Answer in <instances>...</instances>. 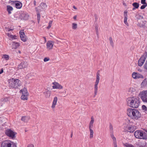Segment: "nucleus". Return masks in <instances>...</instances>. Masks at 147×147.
<instances>
[{
    "mask_svg": "<svg viewBox=\"0 0 147 147\" xmlns=\"http://www.w3.org/2000/svg\"><path fill=\"white\" fill-rule=\"evenodd\" d=\"M126 103L127 105L131 108H137L140 104V98L136 96L129 97L126 99Z\"/></svg>",
    "mask_w": 147,
    "mask_h": 147,
    "instance_id": "nucleus-1",
    "label": "nucleus"
},
{
    "mask_svg": "<svg viewBox=\"0 0 147 147\" xmlns=\"http://www.w3.org/2000/svg\"><path fill=\"white\" fill-rule=\"evenodd\" d=\"M8 86L10 89H16L21 85V82L19 79L11 78L8 80Z\"/></svg>",
    "mask_w": 147,
    "mask_h": 147,
    "instance_id": "nucleus-2",
    "label": "nucleus"
},
{
    "mask_svg": "<svg viewBox=\"0 0 147 147\" xmlns=\"http://www.w3.org/2000/svg\"><path fill=\"white\" fill-rule=\"evenodd\" d=\"M134 135L137 138L146 140L147 139V134L141 130H137L134 133Z\"/></svg>",
    "mask_w": 147,
    "mask_h": 147,
    "instance_id": "nucleus-3",
    "label": "nucleus"
},
{
    "mask_svg": "<svg viewBox=\"0 0 147 147\" xmlns=\"http://www.w3.org/2000/svg\"><path fill=\"white\" fill-rule=\"evenodd\" d=\"M16 144L9 140L3 141L1 143V147H16Z\"/></svg>",
    "mask_w": 147,
    "mask_h": 147,
    "instance_id": "nucleus-4",
    "label": "nucleus"
},
{
    "mask_svg": "<svg viewBox=\"0 0 147 147\" xmlns=\"http://www.w3.org/2000/svg\"><path fill=\"white\" fill-rule=\"evenodd\" d=\"M5 134L9 138L13 139L15 138L16 133L10 129H8L5 130Z\"/></svg>",
    "mask_w": 147,
    "mask_h": 147,
    "instance_id": "nucleus-5",
    "label": "nucleus"
},
{
    "mask_svg": "<svg viewBox=\"0 0 147 147\" xmlns=\"http://www.w3.org/2000/svg\"><path fill=\"white\" fill-rule=\"evenodd\" d=\"M21 91L22 93V95L21 96V99L23 100H27L28 93L27 92L26 88H24L22 90H21Z\"/></svg>",
    "mask_w": 147,
    "mask_h": 147,
    "instance_id": "nucleus-6",
    "label": "nucleus"
},
{
    "mask_svg": "<svg viewBox=\"0 0 147 147\" xmlns=\"http://www.w3.org/2000/svg\"><path fill=\"white\" fill-rule=\"evenodd\" d=\"M141 116V114L138 110L136 109L131 118L134 120H137L140 118Z\"/></svg>",
    "mask_w": 147,
    "mask_h": 147,
    "instance_id": "nucleus-7",
    "label": "nucleus"
},
{
    "mask_svg": "<svg viewBox=\"0 0 147 147\" xmlns=\"http://www.w3.org/2000/svg\"><path fill=\"white\" fill-rule=\"evenodd\" d=\"M140 97L143 102L145 103H147V94L143 91L140 92Z\"/></svg>",
    "mask_w": 147,
    "mask_h": 147,
    "instance_id": "nucleus-8",
    "label": "nucleus"
},
{
    "mask_svg": "<svg viewBox=\"0 0 147 147\" xmlns=\"http://www.w3.org/2000/svg\"><path fill=\"white\" fill-rule=\"evenodd\" d=\"M135 109L131 108H129L127 110V115L129 117H131L134 113Z\"/></svg>",
    "mask_w": 147,
    "mask_h": 147,
    "instance_id": "nucleus-9",
    "label": "nucleus"
},
{
    "mask_svg": "<svg viewBox=\"0 0 147 147\" xmlns=\"http://www.w3.org/2000/svg\"><path fill=\"white\" fill-rule=\"evenodd\" d=\"M28 63L26 61L22 62L18 67V68L19 69H22L28 66Z\"/></svg>",
    "mask_w": 147,
    "mask_h": 147,
    "instance_id": "nucleus-10",
    "label": "nucleus"
},
{
    "mask_svg": "<svg viewBox=\"0 0 147 147\" xmlns=\"http://www.w3.org/2000/svg\"><path fill=\"white\" fill-rule=\"evenodd\" d=\"M12 4L15 5L17 9H20L22 7V4L17 1H12Z\"/></svg>",
    "mask_w": 147,
    "mask_h": 147,
    "instance_id": "nucleus-11",
    "label": "nucleus"
},
{
    "mask_svg": "<svg viewBox=\"0 0 147 147\" xmlns=\"http://www.w3.org/2000/svg\"><path fill=\"white\" fill-rule=\"evenodd\" d=\"M134 127L131 125H128L125 129L127 131L130 133L133 132L135 130Z\"/></svg>",
    "mask_w": 147,
    "mask_h": 147,
    "instance_id": "nucleus-12",
    "label": "nucleus"
},
{
    "mask_svg": "<svg viewBox=\"0 0 147 147\" xmlns=\"http://www.w3.org/2000/svg\"><path fill=\"white\" fill-rule=\"evenodd\" d=\"M132 77L134 79L143 78V76L142 75L136 72H134L132 74Z\"/></svg>",
    "mask_w": 147,
    "mask_h": 147,
    "instance_id": "nucleus-13",
    "label": "nucleus"
},
{
    "mask_svg": "<svg viewBox=\"0 0 147 147\" xmlns=\"http://www.w3.org/2000/svg\"><path fill=\"white\" fill-rule=\"evenodd\" d=\"M145 57H142L139 59L138 61V65L140 66H141L144 63L146 60Z\"/></svg>",
    "mask_w": 147,
    "mask_h": 147,
    "instance_id": "nucleus-14",
    "label": "nucleus"
},
{
    "mask_svg": "<svg viewBox=\"0 0 147 147\" xmlns=\"http://www.w3.org/2000/svg\"><path fill=\"white\" fill-rule=\"evenodd\" d=\"M109 131L110 135L111 138L115 137L113 135V127L111 123H110L109 125Z\"/></svg>",
    "mask_w": 147,
    "mask_h": 147,
    "instance_id": "nucleus-15",
    "label": "nucleus"
},
{
    "mask_svg": "<svg viewBox=\"0 0 147 147\" xmlns=\"http://www.w3.org/2000/svg\"><path fill=\"white\" fill-rule=\"evenodd\" d=\"M47 5L45 3H42L40 4V6L36 8V11H38V9L41 7L42 9H45L47 7Z\"/></svg>",
    "mask_w": 147,
    "mask_h": 147,
    "instance_id": "nucleus-16",
    "label": "nucleus"
},
{
    "mask_svg": "<svg viewBox=\"0 0 147 147\" xmlns=\"http://www.w3.org/2000/svg\"><path fill=\"white\" fill-rule=\"evenodd\" d=\"M20 45L19 43L16 42H12V43L11 47L12 49H15L18 48Z\"/></svg>",
    "mask_w": 147,
    "mask_h": 147,
    "instance_id": "nucleus-17",
    "label": "nucleus"
},
{
    "mask_svg": "<svg viewBox=\"0 0 147 147\" xmlns=\"http://www.w3.org/2000/svg\"><path fill=\"white\" fill-rule=\"evenodd\" d=\"M100 80V74L98 72V71L97 73L96 80L95 82L94 86H98V83L99 82Z\"/></svg>",
    "mask_w": 147,
    "mask_h": 147,
    "instance_id": "nucleus-18",
    "label": "nucleus"
},
{
    "mask_svg": "<svg viewBox=\"0 0 147 147\" xmlns=\"http://www.w3.org/2000/svg\"><path fill=\"white\" fill-rule=\"evenodd\" d=\"M138 147H147V144L146 142H141L137 144Z\"/></svg>",
    "mask_w": 147,
    "mask_h": 147,
    "instance_id": "nucleus-19",
    "label": "nucleus"
},
{
    "mask_svg": "<svg viewBox=\"0 0 147 147\" xmlns=\"http://www.w3.org/2000/svg\"><path fill=\"white\" fill-rule=\"evenodd\" d=\"M124 23L127 26H128V24L127 22V12H125V11L124 12Z\"/></svg>",
    "mask_w": 147,
    "mask_h": 147,
    "instance_id": "nucleus-20",
    "label": "nucleus"
},
{
    "mask_svg": "<svg viewBox=\"0 0 147 147\" xmlns=\"http://www.w3.org/2000/svg\"><path fill=\"white\" fill-rule=\"evenodd\" d=\"M29 17L28 15L26 13H22L21 15V18L24 20H27Z\"/></svg>",
    "mask_w": 147,
    "mask_h": 147,
    "instance_id": "nucleus-21",
    "label": "nucleus"
},
{
    "mask_svg": "<svg viewBox=\"0 0 147 147\" xmlns=\"http://www.w3.org/2000/svg\"><path fill=\"white\" fill-rule=\"evenodd\" d=\"M47 47L48 48L50 49L52 48L53 45L51 41H49L47 42Z\"/></svg>",
    "mask_w": 147,
    "mask_h": 147,
    "instance_id": "nucleus-22",
    "label": "nucleus"
},
{
    "mask_svg": "<svg viewBox=\"0 0 147 147\" xmlns=\"http://www.w3.org/2000/svg\"><path fill=\"white\" fill-rule=\"evenodd\" d=\"M113 140V146L114 147H117L116 139L115 137L111 138Z\"/></svg>",
    "mask_w": 147,
    "mask_h": 147,
    "instance_id": "nucleus-23",
    "label": "nucleus"
},
{
    "mask_svg": "<svg viewBox=\"0 0 147 147\" xmlns=\"http://www.w3.org/2000/svg\"><path fill=\"white\" fill-rule=\"evenodd\" d=\"M94 119L93 117H91V121L90 122L89 124V128H92L93 127V124L94 122Z\"/></svg>",
    "mask_w": 147,
    "mask_h": 147,
    "instance_id": "nucleus-24",
    "label": "nucleus"
},
{
    "mask_svg": "<svg viewBox=\"0 0 147 147\" xmlns=\"http://www.w3.org/2000/svg\"><path fill=\"white\" fill-rule=\"evenodd\" d=\"M44 94L45 95V97L47 98H49L50 96L51 92L49 90H47L45 92Z\"/></svg>",
    "mask_w": 147,
    "mask_h": 147,
    "instance_id": "nucleus-25",
    "label": "nucleus"
},
{
    "mask_svg": "<svg viewBox=\"0 0 147 147\" xmlns=\"http://www.w3.org/2000/svg\"><path fill=\"white\" fill-rule=\"evenodd\" d=\"M63 86L58 83L56 82V89H57L59 90L62 89Z\"/></svg>",
    "mask_w": 147,
    "mask_h": 147,
    "instance_id": "nucleus-26",
    "label": "nucleus"
},
{
    "mask_svg": "<svg viewBox=\"0 0 147 147\" xmlns=\"http://www.w3.org/2000/svg\"><path fill=\"white\" fill-rule=\"evenodd\" d=\"M8 36L10 38H11L12 40L16 39L18 38V36L15 35H13L10 34L9 33L7 34Z\"/></svg>",
    "mask_w": 147,
    "mask_h": 147,
    "instance_id": "nucleus-27",
    "label": "nucleus"
},
{
    "mask_svg": "<svg viewBox=\"0 0 147 147\" xmlns=\"http://www.w3.org/2000/svg\"><path fill=\"white\" fill-rule=\"evenodd\" d=\"M29 118L28 117L26 116H23L22 117L21 120L22 121L25 122H27L28 120H29Z\"/></svg>",
    "mask_w": 147,
    "mask_h": 147,
    "instance_id": "nucleus-28",
    "label": "nucleus"
},
{
    "mask_svg": "<svg viewBox=\"0 0 147 147\" xmlns=\"http://www.w3.org/2000/svg\"><path fill=\"white\" fill-rule=\"evenodd\" d=\"M7 9L8 13L10 14L11 13V11L13 10V8L10 5H7Z\"/></svg>",
    "mask_w": 147,
    "mask_h": 147,
    "instance_id": "nucleus-29",
    "label": "nucleus"
},
{
    "mask_svg": "<svg viewBox=\"0 0 147 147\" xmlns=\"http://www.w3.org/2000/svg\"><path fill=\"white\" fill-rule=\"evenodd\" d=\"M89 129L90 131V138L91 139L93 137L94 132L93 130L91 129V128H89Z\"/></svg>",
    "mask_w": 147,
    "mask_h": 147,
    "instance_id": "nucleus-30",
    "label": "nucleus"
},
{
    "mask_svg": "<svg viewBox=\"0 0 147 147\" xmlns=\"http://www.w3.org/2000/svg\"><path fill=\"white\" fill-rule=\"evenodd\" d=\"M55 82H53L52 84H50V85L49 87V88L51 89H55Z\"/></svg>",
    "mask_w": 147,
    "mask_h": 147,
    "instance_id": "nucleus-31",
    "label": "nucleus"
},
{
    "mask_svg": "<svg viewBox=\"0 0 147 147\" xmlns=\"http://www.w3.org/2000/svg\"><path fill=\"white\" fill-rule=\"evenodd\" d=\"M20 37L21 40L23 42H25L26 41V38L25 37V35L23 36H20Z\"/></svg>",
    "mask_w": 147,
    "mask_h": 147,
    "instance_id": "nucleus-32",
    "label": "nucleus"
},
{
    "mask_svg": "<svg viewBox=\"0 0 147 147\" xmlns=\"http://www.w3.org/2000/svg\"><path fill=\"white\" fill-rule=\"evenodd\" d=\"M123 145L126 147H134L133 145L128 143L123 144Z\"/></svg>",
    "mask_w": 147,
    "mask_h": 147,
    "instance_id": "nucleus-33",
    "label": "nucleus"
},
{
    "mask_svg": "<svg viewBox=\"0 0 147 147\" xmlns=\"http://www.w3.org/2000/svg\"><path fill=\"white\" fill-rule=\"evenodd\" d=\"M55 97L54 98L53 101V103L52 105L51 106V108L53 111L55 110Z\"/></svg>",
    "mask_w": 147,
    "mask_h": 147,
    "instance_id": "nucleus-34",
    "label": "nucleus"
},
{
    "mask_svg": "<svg viewBox=\"0 0 147 147\" xmlns=\"http://www.w3.org/2000/svg\"><path fill=\"white\" fill-rule=\"evenodd\" d=\"M132 5L134 7H135L136 9H138L139 7V4L136 2L133 3L132 4Z\"/></svg>",
    "mask_w": 147,
    "mask_h": 147,
    "instance_id": "nucleus-35",
    "label": "nucleus"
},
{
    "mask_svg": "<svg viewBox=\"0 0 147 147\" xmlns=\"http://www.w3.org/2000/svg\"><path fill=\"white\" fill-rule=\"evenodd\" d=\"M94 97L97 94L98 91V86H94Z\"/></svg>",
    "mask_w": 147,
    "mask_h": 147,
    "instance_id": "nucleus-36",
    "label": "nucleus"
},
{
    "mask_svg": "<svg viewBox=\"0 0 147 147\" xmlns=\"http://www.w3.org/2000/svg\"><path fill=\"white\" fill-rule=\"evenodd\" d=\"M135 91V89L133 88H130L128 89V92L130 93H132Z\"/></svg>",
    "mask_w": 147,
    "mask_h": 147,
    "instance_id": "nucleus-37",
    "label": "nucleus"
},
{
    "mask_svg": "<svg viewBox=\"0 0 147 147\" xmlns=\"http://www.w3.org/2000/svg\"><path fill=\"white\" fill-rule=\"evenodd\" d=\"M109 40L110 42V44L111 46L113 47L114 43L113 40V39L111 37H109Z\"/></svg>",
    "mask_w": 147,
    "mask_h": 147,
    "instance_id": "nucleus-38",
    "label": "nucleus"
},
{
    "mask_svg": "<svg viewBox=\"0 0 147 147\" xmlns=\"http://www.w3.org/2000/svg\"><path fill=\"white\" fill-rule=\"evenodd\" d=\"M8 100V98L7 97L3 98L1 99V101L3 102H6Z\"/></svg>",
    "mask_w": 147,
    "mask_h": 147,
    "instance_id": "nucleus-39",
    "label": "nucleus"
},
{
    "mask_svg": "<svg viewBox=\"0 0 147 147\" xmlns=\"http://www.w3.org/2000/svg\"><path fill=\"white\" fill-rule=\"evenodd\" d=\"M37 20L38 22L39 23V21L40 19V15L39 12V11L38 10V11H37Z\"/></svg>",
    "mask_w": 147,
    "mask_h": 147,
    "instance_id": "nucleus-40",
    "label": "nucleus"
},
{
    "mask_svg": "<svg viewBox=\"0 0 147 147\" xmlns=\"http://www.w3.org/2000/svg\"><path fill=\"white\" fill-rule=\"evenodd\" d=\"M2 58H4L6 60H8L9 59V56L7 55H3Z\"/></svg>",
    "mask_w": 147,
    "mask_h": 147,
    "instance_id": "nucleus-41",
    "label": "nucleus"
},
{
    "mask_svg": "<svg viewBox=\"0 0 147 147\" xmlns=\"http://www.w3.org/2000/svg\"><path fill=\"white\" fill-rule=\"evenodd\" d=\"M27 76L28 78H30L34 76V74L33 73H29L27 75Z\"/></svg>",
    "mask_w": 147,
    "mask_h": 147,
    "instance_id": "nucleus-42",
    "label": "nucleus"
},
{
    "mask_svg": "<svg viewBox=\"0 0 147 147\" xmlns=\"http://www.w3.org/2000/svg\"><path fill=\"white\" fill-rule=\"evenodd\" d=\"M72 28L73 29H75L77 28V24L75 23H73L72 24Z\"/></svg>",
    "mask_w": 147,
    "mask_h": 147,
    "instance_id": "nucleus-43",
    "label": "nucleus"
},
{
    "mask_svg": "<svg viewBox=\"0 0 147 147\" xmlns=\"http://www.w3.org/2000/svg\"><path fill=\"white\" fill-rule=\"evenodd\" d=\"M142 109L143 110L145 111H147V108L146 106L145 105H142Z\"/></svg>",
    "mask_w": 147,
    "mask_h": 147,
    "instance_id": "nucleus-44",
    "label": "nucleus"
},
{
    "mask_svg": "<svg viewBox=\"0 0 147 147\" xmlns=\"http://www.w3.org/2000/svg\"><path fill=\"white\" fill-rule=\"evenodd\" d=\"M147 6V4H143L140 7V9H144Z\"/></svg>",
    "mask_w": 147,
    "mask_h": 147,
    "instance_id": "nucleus-45",
    "label": "nucleus"
},
{
    "mask_svg": "<svg viewBox=\"0 0 147 147\" xmlns=\"http://www.w3.org/2000/svg\"><path fill=\"white\" fill-rule=\"evenodd\" d=\"M52 21H50L49 23V26L47 27L48 29L51 26Z\"/></svg>",
    "mask_w": 147,
    "mask_h": 147,
    "instance_id": "nucleus-46",
    "label": "nucleus"
},
{
    "mask_svg": "<svg viewBox=\"0 0 147 147\" xmlns=\"http://www.w3.org/2000/svg\"><path fill=\"white\" fill-rule=\"evenodd\" d=\"M25 34L23 32V31H21L20 32V36H23Z\"/></svg>",
    "mask_w": 147,
    "mask_h": 147,
    "instance_id": "nucleus-47",
    "label": "nucleus"
},
{
    "mask_svg": "<svg viewBox=\"0 0 147 147\" xmlns=\"http://www.w3.org/2000/svg\"><path fill=\"white\" fill-rule=\"evenodd\" d=\"M142 57H145V58L146 59L147 57V52H145L144 54Z\"/></svg>",
    "mask_w": 147,
    "mask_h": 147,
    "instance_id": "nucleus-48",
    "label": "nucleus"
},
{
    "mask_svg": "<svg viewBox=\"0 0 147 147\" xmlns=\"http://www.w3.org/2000/svg\"><path fill=\"white\" fill-rule=\"evenodd\" d=\"M141 3L143 4H147V3L146 2V0H141Z\"/></svg>",
    "mask_w": 147,
    "mask_h": 147,
    "instance_id": "nucleus-49",
    "label": "nucleus"
},
{
    "mask_svg": "<svg viewBox=\"0 0 147 147\" xmlns=\"http://www.w3.org/2000/svg\"><path fill=\"white\" fill-rule=\"evenodd\" d=\"M49 60V58L45 57L44 59V62H47Z\"/></svg>",
    "mask_w": 147,
    "mask_h": 147,
    "instance_id": "nucleus-50",
    "label": "nucleus"
},
{
    "mask_svg": "<svg viewBox=\"0 0 147 147\" xmlns=\"http://www.w3.org/2000/svg\"><path fill=\"white\" fill-rule=\"evenodd\" d=\"M144 67L145 69L147 70V60H146V63L144 64Z\"/></svg>",
    "mask_w": 147,
    "mask_h": 147,
    "instance_id": "nucleus-51",
    "label": "nucleus"
},
{
    "mask_svg": "<svg viewBox=\"0 0 147 147\" xmlns=\"http://www.w3.org/2000/svg\"><path fill=\"white\" fill-rule=\"evenodd\" d=\"M27 147H34V146L33 144H30L28 145Z\"/></svg>",
    "mask_w": 147,
    "mask_h": 147,
    "instance_id": "nucleus-52",
    "label": "nucleus"
},
{
    "mask_svg": "<svg viewBox=\"0 0 147 147\" xmlns=\"http://www.w3.org/2000/svg\"><path fill=\"white\" fill-rule=\"evenodd\" d=\"M3 72V69H2L0 71V74H2Z\"/></svg>",
    "mask_w": 147,
    "mask_h": 147,
    "instance_id": "nucleus-53",
    "label": "nucleus"
},
{
    "mask_svg": "<svg viewBox=\"0 0 147 147\" xmlns=\"http://www.w3.org/2000/svg\"><path fill=\"white\" fill-rule=\"evenodd\" d=\"M34 6H36V2L35 0L34 1Z\"/></svg>",
    "mask_w": 147,
    "mask_h": 147,
    "instance_id": "nucleus-54",
    "label": "nucleus"
},
{
    "mask_svg": "<svg viewBox=\"0 0 147 147\" xmlns=\"http://www.w3.org/2000/svg\"><path fill=\"white\" fill-rule=\"evenodd\" d=\"M76 18H77V16H74V17H73V18L74 19V20H76Z\"/></svg>",
    "mask_w": 147,
    "mask_h": 147,
    "instance_id": "nucleus-55",
    "label": "nucleus"
},
{
    "mask_svg": "<svg viewBox=\"0 0 147 147\" xmlns=\"http://www.w3.org/2000/svg\"><path fill=\"white\" fill-rule=\"evenodd\" d=\"M13 29H11L8 28V31H10L13 30Z\"/></svg>",
    "mask_w": 147,
    "mask_h": 147,
    "instance_id": "nucleus-56",
    "label": "nucleus"
},
{
    "mask_svg": "<svg viewBox=\"0 0 147 147\" xmlns=\"http://www.w3.org/2000/svg\"><path fill=\"white\" fill-rule=\"evenodd\" d=\"M96 34H97V35H98V30H97V29L96 28Z\"/></svg>",
    "mask_w": 147,
    "mask_h": 147,
    "instance_id": "nucleus-57",
    "label": "nucleus"
},
{
    "mask_svg": "<svg viewBox=\"0 0 147 147\" xmlns=\"http://www.w3.org/2000/svg\"><path fill=\"white\" fill-rule=\"evenodd\" d=\"M73 8L74 9H77V8L75 6H73Z\"/></svg>",
    "mask_w": 147,
    "mask_h": 147,
    "instance_id": "nucleus-58",
    "label": "nucleus"
},
{
    "mask_svg": "<svg viewBox=\"0 0 147 147\" xmlns=\"http://www.w3.org/2000/svg\"><path fill=\"white\" fill-rule=\"evenodd\" d=\"M144 92H145L146 94H147V90H145L143 91Z\"/></svg>",
    "mask_w": 147,
    "mask_h": 147,
    "instance_id": "nucleus-59",
    "label": "nucleus"
},
{
    "mask_svg": "<svg viewBox=\"0 0 147 147\" xmlns=\"http://www.w3.org/2000/svg\"><path fill=\"white\" fill-rule=\"evenodd\" d=\"M18 52L20 54L21 53V51L20 50H18Z\"/></svg>",
    "mask_w": 147,
    "mask_h": 147,
    "instance_id": "nucleus-60",
    "label": "nucleus"
},
{
    "mask_svg": "<svg viewBox=\"0 0 147 147\" xmlns=\"http://www.w3.org/2000/svg\"><path fill=\"white\" fill-rule=\"evenodd\" d=\"M136 9V8H135V7H134V8H133L132 10H134L135 9Z\"/></svg>",
    "mask_w": 147,
    "mask_h": 147,
    "instance_id": "nucleus-61",
    "label": "nucleus"
},
{
    "mask_svg": "<svg viewBox=\"0 0 147 147\" xmlns=\"http://www.w3.org/2000/svg\"><path fill=\"white\" fill-rule=\"evenodd\" d=\"M57 97H56V101H55L56 103V102H57Z\"/></svg>",
    "mask_w": 147,
    "mask_h": 147,
    "instance_id": "nucleus-62",
    "label": "nucleus"
},
{
    "mask_svg": "<svg viewBox=\"0 0 147 147\" xmlns=\"http://www.w3.org/2000/svg\"><path fill=\"white\" fill-rule=\"evenodd\" d=\"M44 38L45 40V42H46V38H45V37H44Z\"/></svg>",
    "mask_w": 147,
    "mask_h": 147,
    "instance_id": "nucleus-63",
    "label": "nucleus"
},
{
    "mask_svg": "<svg viewBox=\"0 0 147 147\" xmlns=\"http://www.w3.org/2000/svg\"><path fill=\"white\" fill-rule=\"evenodd\" d=\"M72 135H73V134H72V133L71 134V137H72Z\"/></svg>",
    "mask_w": 147,
    "mask_h": 147,
    "instance_id": "nucleus-64",
    "label": "nucleus"
}]
</instances>
